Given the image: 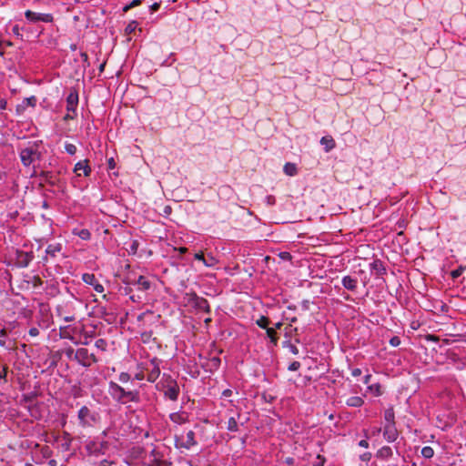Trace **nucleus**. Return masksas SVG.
Returning <instances> with one entry per match:
<instances>
[{"label":"nucleus","mask_w":466,"mask_h":466,"mask_svg":"<svg viewBox=\"0 0 466 466\" xmlns=\"http://www.w3.org/2000/svg\"><path fill=\"white\" fill-rule=\"evenodd\" d=\"M108 392L110 396L118 403L127 404L128 402H140V391L138 390H128L115 381H109Z\"/></svg>","instance_id":"1"},{"label":"nucleus","mask_w":466,"mask_h":466,"mask_svg":"<svg viewBox=\"0 0 466 466\" xmlns=\"http://www.w3.org/2000/svg\"><path fill=\"white\" fill-rule=\"evenodd\" d=\"M41 145V140L29 141L25 147H19V157L24 167H30L35 161L42 159Z\"/></svg>","instance_id":"2"},{"label":"nucleus","mask_w":466,"mask_h":466,"mask_svg":"<svg viewBox=\"0 0 466 466\" xmlns=\"http://www.w3.org/2000/svg\"><path fill=\"white\" fill-rule=\"evenodd\" d=\"M157 387L163 391L165 398L172 401L177 400L180 392L179 386L170 375L164 374L162 380Z\"/></svg>","instance_id":"3"},{"label":"nucleus","mask_w":466,"mask_h":466,"mask_svg":"<svg viewBox=\"0 0 466 466\" xmlns=\"http://www.w3.org/2000/svg\"><path fill=\"white\" fill-rule=\"evenodd\" d=\"M99 419V415L87 406H82L77 412L78 423L82 428L92 427Z\"/></svg>","instance_id":"4"},{"label":"nucleus","mask_w":466,"mask_h":466,"mask_svg":"<svg viewBox=\"0 0 466 466\" xmlns=\"http://www.w3.org/2000/svg\"><path fill=\"white\" fill-rule=\"evenodd\" d=\"M74 360L83 367L88 368L98 361L94 353H90L86 348H79L76 350Z\"/></svg>","instance_id":"5"},{"label":"nucleus","mask_w":466,"mask_h":466,"mask_svg":"<svg viewBox=\"0 0 466 466\" xmlns=\"http://www.w3.org/2000/svg\"><path fill=\"white\" fill-rule=\"evenodd\" d=\"M195 432L193 431H188L186 434V436L184 435H175L174 439H175V447L178 450H182V449H185V450H189L191 449L192 447L196 446L198 444L196 439H195Z\"/></svg>","instance_id":"6"},{"label":"nucleus","mask_w":466,"mask_h":466,"mask_svg":"<svg viewBox=\"0 0 466 466\" xmlns=\"http://www.w3.org/2000/svg\"><path fill=\"white\" fill-rule=\"evenodd\" d=\"M160 360L154 358L152 359L148 364H146L144 367V370L147 372V380L149 382H155L157 379L160 375Z\"/></svg>","instance_id":"7"},{"label":"nucleus","mask_w":466,"mask_h":466,"mask_svg":"<svg viewBox=\"0 0 466 466\" xmlns=\"http://www.w3.org/2000/svg\"><path fill=\"white\" fill-rule=\"evenodd\" d=\"M124 283L136 286L137 290L141 292H147L152 288V282L145 276H139L135 279L127 278Z\"/></svg>","instance_id":"8"},{"label":"nucleus","mask_w":466,"mask_h":466,"mask_svg":"<svg viewBox=\"0 0 466 466\" xmlns=\"http://www.w3.org/2000/svg\"><path fill=\"white\" fill-rule=\"evenodd\" d=\"M61 172L58 171V173L56 175L52 171L42 170L39 174L36 175L35 170L32 177L36 176L40 178L41 182H45L52 187H55V186H57L60 181V179L58 178V175ZM40 186H42V183H40Z\"/></svg>","instance_id":"9"},{"label":"nucleus","mask_w":466,"mask_h":466,"mask_svg":"<svg viewBox=\"0 0 466 466\" xmlns=\"http://www.w3.org/2000/svg\"><path fill=\"white\" fill-rule=\"evenodd\" d=\"M25 18L32 23L36 22H44V23H52L54 21V17L52 14H43L36 13L31 10H26L25 12Z\"/></svg>","instance_id":"10"},{"label":"nucleus","mask_w":466,"mask_h":466,"mask_svg":"<svg viewBox=\"0 0 466 466\" xmlns=\"http://www.w3.org/2000/svg\"><path fill=\"white\" fill-rule=\"evenodd\" d=\"M189 302L198 310H202L206 313L211 312L208 301L205 298L198 296L196 293L189 299Z\"/></svg>","instance_id":"11"},{"label":"nucleus","mask_w":466,"mask_h":466,"mask_svg":"<svg viewBox=\"0 0 466 466\" xmlns=\"http://www.w3.org/2000/svg\"><path fill=\"white\" fill-rule=\"evenodd\" d=\"M107 446L108 444L106 441H91L86 444V447L90 453L99 455L105 453Z\"/></svg>","instance_id":"12"},{"label":"nucleus","mask_w":466,"mask_h":466,"mask_svg":"<svg viewBox=\"0 0 466 466\" xmlns=\"http://www.w3.org/2000/svg\"><path fill=\"white\" fill-rule=\"evenodd\" d=\"M22 32L24 33V38L25 41H31V38L37 39L43 34L44 28L33 27V26H22Z\"/></svg>","instance_id":"13"},{"label":"nucleus","mask_w":466,"mask_h":466,"mask_svg":"<svg viewBox=\"0 0 466 466\" xmlns=\"http://www.w3.org/2000/svg\"><path fill=\"white\" fill-rule=\"evenodd\" d=\"M78 93L76 89L72 88L66 97V111L76 113L78 105Z\"/></svg>","instance_id":"14"},{"label":"nucleus","mask_w":466,"mask_h":466,"mask_svg":"<svg viewBox=\"0 0 466 466\" xmlns=\"http://www.w3.org/2000/svg\"><path fill=\"white\" fill-rule=\"evenodd\" d=\"M82 280L86 284L92 286L96 292H98V293L104 292V286L101 283H99V281L97 280V279L96 278V276L94 274L84 273L82 275Z\"/></svg>","instance_id":"15"},{"label":"nucleus","mask_w":466,"mask_h":466,"mask_svg":"<svg viewBox=\"0 0 466 466\" xmlns=\"http://www.w3.org/2000/svg\"><path fill=\"white\" fill-rule=\"evenodd\" d=\"M96 312H97V315L99 316V318L104 319L108 324L114 323L116 319V315L113 311H109L104 306H97Z\"/></svg>","instance_id":"16"},{"label":"nucleus","mask_w":466,"mask_h":466,"mask_svg":"<svg viewBox=\"0 0 466 466\" xmlns=\"http://www.w3.org/2000/svg\"><path fill=\"white\" fill-rule=\"evenodd\" d=\"M399 436L395 424H386L383 428V437L388 442H394Z\"/></svg>","instance_id":"17"},{"label":"nucleus","mask_w":466,"mask_h":466,"mask_svg":"<svg viewBox=\"0 0 466 466\" xmlns=\"http://www.w3.org/2000/svg\"><path fill=\"white\" fill-rule=\"evenodd\" d=\"M88 160L87 159H85V160H82V161H78L76 165H75V167H74V172L78 176L80 177L81 176V173L80 171H83V175L85 177H89L91 172H92V169L90 167V166L88 165Z\"/></svg>","instance_id":"18"},{"label":"nucleus","mask_w":466,"mask_h":466,"mask_svg":"<svg viewBox=\"0 0 466 466\" xmlns=\"http://www.w3.org/2000/svg\"><path fill=\"white\" fill-rule=\"evenodd\" d=\"M370 268L371 274H375L378 277L385 275L387 273V269H386L383 262L380 259H374L370 264Z\"/></svg>","instance_id":"19"},{"label":"nucleus","mask_w":466,"mask_h":466,"mask_svg":"<svg viewBox=\"0 0 466 466\" xmlns=\"http://www.w3.org/2000/svg\"><path fill=\"white\" fill-rule=\"evenodd\" d=\"M33 258L34 255L32 252L19 251L17 253V264L19 267L26 268Z\"/></svg>","instance_id":"20"},{"label":"nucleus","mask_w":466,"mask_h":466,"mask_svg":"<svg viewBox=\"0 0 466 466\" xmlns=\"http://www.w3.org/2000/svg\"><path fill=\"white\" fill-rule=\"evenodd\" d=\"M341 284L346 289L354 292L358 288V279L350 275L344 276L341 279Z\"/></svg>","instance_id":"21"},{"label":"nucleus","mask_w":466,"mask_h":466,"mask_svg":"<svg viewBox=\"0 0 466 466\" xmlns=\"http://www.w3.org/2000/svg\"><path fill=\"white\" fill-rule=\"evenodd\" d=\"M61 250H62V244H60V243L49 244L46 247V256L43 258V260L44 261H47V256H50V257L54 258Z\"/></svg>","instance_id":"22"},{"label":"nucleus","mask_w":466,"mask_h":466,"mask_svg":"<svg viewBox=\"0 0 466 466\" xmlns=\"http://www.w3.org/2000/svg\"><path fill=\"white\" fill-rule=\"evenodd\" d=\"M9 331L6 328L0 329V346L5 349H11L12 341L8 338Z\"/></svg>","instance_id":"23"},{"label":"nucleus","mask_w":466,"mask_h":466,"mask_svg":"<svg viewBox=\"0 0 466 466\" xmlns=\"http://www.w3.org/2000/svg\"><path fill=\"white\" fill-rule=\"evenodd\" d=\"M393 454L392 449L389 446L381 447L376 453V457L379 459L387 460Z\"/></svg>","instance_id":"24"},{"label":"nucleus","mask_w":466,"mask_h":466,"mask_svg":"<svg viewBox=\"0 0 466 466\" xmlns=\"http://www.w3.org/2000/svg\"><path fill=\"white\" fill-rule=\"evenodd\" d=\"M320 144L324 146V149L326 152L330 151L336 146V143L331 137H322L320 139Z\"/></svg>","instance_id":"25"},{"label":"nucleus","mask_w":466,"mask_h":466,"mask_svg":"<svg viewBox=\"0 0 466 466\" xmlns=\"http://www.w3.org/2000/svg\"><path fill=\"white\" fill-rule=\"evenodd\" d=\"M363 403H364L363 399L359 396L350 397L346 401V404L349 407H355V408L361 407L363 405Z\"/></svg>","instance_id":"26"},{"label":"nucleus","mask_w":466,"mask_h":466,"mask_svg":"<svg viewBox=\"0 0 466 466\" xmlns=\"http://www.w3.org/2000/svg\"><path fill=\"white\" fill-rule=\"evenodd\" d=\"M266 335L269 339L272 346H277L279 342V335L274 328H268L266 329Z\"/></svg>","instance_id":"27"},{"label":"nucleus","mask_w":466,"mask_h":466,"mask_svg":"<svg viewBox=\"0 0 466 466\" xmlns=\"http://www.w3.org/2000/svg\"><path fill=\"white\" fill-rule=\"evenodd\" d=\"M56 310L57 316L63 318V319L66 322L75 321L76 318L74 315H66V316L65 315V309L63 306H57Z\"/></svg>","instance_id":"28"},{"label":"nucleus","mask_w":466,"mask_h":466,"mask_svg":"<svg viewBox=\"0 0 466 466\" xmlns=\"http://www.w3.org/2000/svg\"><path fill=\"white\" fill-rule=\"evenodd\" d=\"M218 263V259L213 256L212 254L208 253L205 256L204 259V265L208 268H213Z\"/></svg>","instance_id":"29"},{"label":"nucleus","mask_w":466,"mask_h":466,"mask_svg":"<svg viewBox=\"0 0 466 466\" xmlns=\"http://www.w3.org/2000/svg\"><path fill=\"white\" fill-rule=\"evenodd\" d=\"M384 419L387 424H395V413L392 407L387 409L384 412Z\"/></svg>","instance_id":"30"},{"label":"nucleus","mask_w":466,"mask_h":466,"mask_svg":"<svg viewBox=\"0 0 466 466\" xmlns=\"http://www.w3.org/2000/svg\"><path fill=\"white\" fill-rule=\"evenodd\" d=\"M169 419L171 421L177 424H183L186 422V419L179 412H173L169 415Z\"/></svg>","instance_id":"31"},{"label":"nucleus","mask_w":466,"mask_h":466,"mask_svg":"<svg viewBox=\"0 0 466 466\" xmlns=\"http://www.w3.org/2000/svg\"><path fill=\"white\" fill-rule=\"evenodd\" d=\"M256 324L259 328L267 329L269 328L268 325L270 324V319L268 317L262 315L256 320Z\"/></svg>","instance_id":"32"},{"label":"nucleus","mask_w":466,"mask_h":466,"mask_svg":"<svg viewBox=\"0 0 466 466\" xmlns=\"http://www.w3.org/2000/svg\"><path fill=\"white\" fill-rule=\"evenodd\" d=\"M172 462L164 459V457L160 459L151 460L149 466H172Z\"/></svg>","instance_id":"33"},{"label":"nucleus","mask_w":466,"mask_h":466,"mask_svg":"<svg viewBox=\"0 0 466 466\" xmlns=\"http://www.w3.org/2000/svg\"><path fill=\"white\" fill-rule=\"evenodd\" d=\"M284 172L288 176H295L297 174V167L292 163H286L283 168Z\"/></svg>","instance_id":"34"},{"label":"nucleus","mask_w":466,"mask_h":466,"mask_svg":"<svg viewBox=\"0 0 466 466\" xmlns=\"http://www.w3.org/2000/svg\"><path fill=\"white\" fill-rule=\"evenodd\" d=\"M227 430L231 432H237L238 431V424L234 417L228 419Z\"/></svg>","instance_id":"35"},{"label":"nucleus","mask_w":466,"mask_h":466,"mask_svg":"<svg viewBox=\"0 0 466 466\" xmlns=\"http://www.w3.org/2000/svg\"><path fill=\"white\" fill-rule=\"evenodd\" d=\"M36 102H37V99L35 96H32L30 97H26L23 100V103L21 105V106H23L24 108L25 106H35L36 105Z\"/></svg>","instance_id":"36"},{"label":"nucleus","mask_w":466,"mask_h":466,"mask_svg":"<svg viewBox=\"0 0 466 466\" xmlns=\"http://www.w3.org/2000/svg\"><path fill=\"white\" fill-rule=\"evenodd\" d=\"M74 233L83 240H88L91 238V233L86 228L80 229L77 232L75 231Z\"/></svg>","instance_id":"37"},{"label":"nucleus","mask_w":466,"mask_h":466,"mask_svg":"<svg viewBox=\"0 0 466 466\" xmlns=\"http://www.w3.org/2000/svg\"><path fill=\"white\" fill-rule=\"evenodd\" d=\"M283 348L289 349V350L294 355H298L299 353L298 347L292 344L289 340L283 342Z\"/></svg>","instance_id":"38"},{"label":"nucleus","mask_w":466,"mask_h":466,"mask_svg":"<svg viewBox=\"0 0 466 466\" xmlns=\"http://www.w3.org/2000/svg\"><path fill=\"white\" fill-rule=\"evenodd\" d=\"M421 455L425 459H431L434 455V450L430 446H425L421 449Z\"/></svg>","instance_id":"39"},{"label":"nucleus","mask_w":466,"mask_h":466,"mask_svg":"<svg viewBox=\"0 0 466 466\" xmlns=\"http://www.w3.org/2000/svg\"><path fill=\"white\" fill-rule=\"evenodd\" d=\"M27 282L31 283L35 289L40 288L44 283L39 276H33Z\"/></svg>","instance_id":"40"},{"label":"nucleus","mask_w":466,"mask_h":466,"mask_svg":"<svg viewBox=\"0 0 466 466\" xmlns=\"http://www.w3.org/2000/svg\"><path fill=\"white\" fill-rule=\"evenodd\" d=\"M132 286H133V285H127V286L125 288V293H126L127 295H128V294L130 295L129 299H130L132 301H134V302H138V301H140L141 297H139V296L136 297L135 295L131 294V293H132V291H133Z\"/></svg>","instance_id":"41"},{"label":"nucleus","mask_w":466,"mask_h":466,"mask_svg":"<svg viewBox=\"0 0 466 466\" xmlns=\"http://www.w3.org/2000/svg\"><path fill=\"white\" fill-rule=\"evenodd\" d=\"M95 347L102 351H106L107 349V342L105 339H98L95 342Z\"/></svg>","instance_id":"42"},{"label":"nucleus","mask_w":466,"mask_h":466,"mask_svg":"<svg viewBox=\"0 0 466 466\" xmlns=\"http://www.w3.org/2000/svg\"><path fill=\"white\" fill-rule=\"evenodd\" d=\"M368 390L370 392H372L375 396H380L382 394L380 385L379 383H374L368 386Z\"/></svg>","instance_id":"43"},{"label":"nucleus","mask_w":466,"mask_h":466,"mask_svg":"<svg viewBox=\"0 0 466 466\" xmlns=\"http://www.w3.org/2000/svg\"><path fill=\"white\" fill-rule=\"evenodd\" d=\"M12 32L17 38L25 40L24 33L22 32L21 27L18 25L13 26Z\"/></svg>","instance_id":"44"},{"label":"nucleus","mask_w":466,"mask_h":466,"mask_svg":"<svg viewBox=\"0 0 466 466\" xmlns=\"http://www.w3.org/2000/svg\"><path fill=\"white\" fill-rule=\"evenodd\" d=\"M65 150L67 154L73 156L76 153V147L71 143H66Z\"/></svg>","instance_id":"45"},{"label":"nucleus","mask_w":466,"mask_h":466,"mask_svg":"<svg viewBox=\"0 0 466 466\" xmlns=\"http://www.w3.org/2000/svg\"><path fill=\"white\" fill-rule=\"evenodd\" d=\"M131 380V376L129 373L127 372H121L119 375H118V380L119 382L121 383H127L128 382L129 380Z\"/></svg>","instance_id":"46"},{"label":"nucleus","mask_w":466,"mask_h":466,"mask_svg":"<svg viewBox=\"0 0 466 466\" xmlns=\"http://www.w3.org/2000/svg\"><path fill=\"white\" fill-rule=\"evenodd\" d=\"M211 368L218 370L221 364V360L218 357H213L209 360Z\"/></svg>","instance_id":"47"},{"label":"nucleus","mask_w":466,"mask_h":466,"mask_svg":"<svg viewBox=\"0 0 466 466\" xmlns=\"http://www.w3.org/2000/svg\"><path fill=\"white\" fill-rule=\"evenodd\" d=\"M137 26V21H131L126 27V33L127 34H131L133 33L136 28Z\"/></svg>","instance_id":"48"},{"label":"nucleus","mask_w":466,"mask_h":466,"mask_svg":"<svg viewBox=\"0 0 466 466\" xmlns=\"http://www.w3.org/2000/svg\"><path fill=\"white\" fill-rule=\"evenodd\" d=\"M325 461H326L325 457L319 454L316 457L315 461L313 462V466H324Z\"/></svg>","instance_id":"49"},{"label":"nucleus","mask_w":466,"mask_h":466,"mask_svg":"<svg viewBox=\"0 0 466 466\" xmlns=\"http://www.w3.org/2000/svg\"><path fill=\"white\" fill-rule=\"evenodd\" d=\"M140 4H141V0H133L129 5H127L126 6H124L123 11L127 12L129 9L139 5Z\"/></svg>","instance_id":"50"},{"label":"nucleus","mask_w":466,"mask_h":466,"mask_svg":"<svg viewBox=\"0 0 466 466\" xmlns=\"http://www.w3.org/2000/svg\"><path fill=\"white\" fill-rule=\"evenodd\" d=\"M300 368V362L295 360V361H292L289 367H288V370L289 371H297L298 370H299Z\"/></svg>","instance_id":"51"},{"label":"nucleus","mask_w":466,"mask_h":466,"mask_svg":"<svg viewBox=\"0 0 466 466\" xmlns=\"http://www.w3.org/2000/svg\"><path fill=\"white\" fill-rule=\"evenodd\" d=\"M149 455H150V457H153L152 460L160 459V458L164 457V454L162 452H160L159 451H157V449H153L150 451Z\"/></svg>","instance_id":"52"},{"label":"nucleus","mask_w":466,"mask_h":466,"mask_svg":"<svg viewBox=\"0 0 466 466\" xmlns=\"http://www.w3.org/2000/svg\"><path fill=\"white\" fill-rule=\"evenodd\" d=\"M390 344L392 347H398V346L400 344V337H398V336H393V337L390 339Z\"/></svg>","instance_id":"53"},{"label":"nucleus","mask_w":466,"mask_h":466,"mask_svg":"<svg viewBox=\"0 0 466 466\" xmlns=\"http://www.w3.org/2000/svg\"><path fill=\"white\" fill-rule=\"evenodd\" d=\"M139 243L137 240H133L130 245V252L135 254L138 248Z\"/></svg>","instance_id":"54"},{"label":"nucleus","mask_w":466,"mask_h":466,"mask_svg":"<svg viewBox=\"0 0 466 466\" xmlns=\"http://www.w3.org/2000/svg\"><path fill=\"white\" fill-rule=\"evenodd\" d=\"M28 334L31 337H37L39 335V329L35 327H32L29 329Z\"/></svg>","instance_id":"55"},{"label":"nucleus","mask_w":466,"mask_h":466,"mask_svg":"<svg viewBox=\"0 0 466 466\" xmlns=\"http://www.w3.org/2000/svg\"><path fill=\"white\" fill-rule=\"evenodd\" d=\"M371 453L370 452H364L360 456V461H369L371 459Z\"/></svg>","instance_id":"56"},{"label":"nucleus","mask_w":466,"mask_h":466,"mask_svg":"<svg viewBox=\"0 0 466 466\" xmlns=\"http://www.w3.org/2000/svg\"><path fill=\"white\" fill-rule=\"evenodd\" d=\"M6 367L2 366V369L0 370V380H3L5 382L6 381Z\"/></svg>","instance_id":"57"},{"label":"nucleus","mask_w":466,"mask_h":466,"mask_svg":"<svg viewBox=\"0 0 466 466\" xmlns=\"http://www.w3.org/2000/svg\"><path fill=\"white\" fill-rule=\"evenodd\" d=\"M75 352H76V350L73 348H68L66 350V355L67 358L74 360Z\"/></svg>","instance_id":"58"},{"label":"nucleus","mask_w":466,"mask_h":466,"mask_svg":"<svg viewBox=\"0 0 466 466\" xmlns=\"http://www.w3.org/2000/svg\"><path fill=\"white\" fill-rule=\"evenodd\" d=\"M145 378H147V376L145 375L144 371H140V372H137V373L135 374L133 380H142Z\"/></svg>","instance_id":"59"},{"label":"nucleus","mask_w":466,"mask_h":466,"mask_svg":"<svg viewBox=\"0 0 466 466\" xmlns=\"http://www.w3.org/2000/svg\"><path fill=\"white\" fill-rule=\"evenodd\" d=\"M205 256L206 254H204L203 252H198L194 255V258L204 263Z\"/></svg>","instance_id":"60"},{"label":"nucleus","mask_w":466,"mask_h":466,"mask_svg":"<svg viewBox=\"0 0 466 466\" xmlns=\"http://www.w3.org/2000/svg\"><path fill=\"white\" fill-rule=\"evenodd\" d=\"M72 440L65 441L61 446L65 451H69L71 446Z\"/></svg>","instance_id":"61"},{"label":"nucleus","mask_w":466,"mask_h":466,"mask_svg":"<svg viewBox=\"0 0 466 466\" xmlns=\"http://www.w3.org/2000/svg\"><path fill=\"white\" fill-rule=\"evenodd\" d=\"M279 257L282 258V259H285V260H290L291 259V255L290 253L289 252H281L279 254Z\"/></svg>","instance_id":"62"},{"label":"nucleus","mask_w":466,"mask_h":466,"mask_svg":"<svg viewBox=\"0 0 466 466\" xmlns=\"http://www.w3.org/2000/svg\"><path fill=\"white\" fill-rule=\"evenodd\" d=\"M266 200L268 205L269 206H273L276 203V199L273 196H267Z\"/></svg>","instance_id":"63"},{"label":"nucleus","mask_w":466,"mask_h":466,"mask_svg":"<svg viewBox=\"0 0 466 466\" xmlns=\"http://www.w3.org/2000/svg\"><path fill=\"white\" fill-rule=\"evenodd\" d=\"M107 167L109 169H114L116 167V162L113 157L109 158L107 160Z\"/></svg>","instance_id":"64"}]
</instances>
